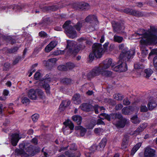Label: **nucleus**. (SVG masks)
Masks as SVG:
<instances>
[{"label": "nucleus", "mask_w": 157, "mask_h": 157, "mask_svg": "<svg viewBox=\"0 0 157 157\" xmlns=\"http://www.w3.org/2000/svg\"><path fill=\"white\" fill-rule=\"evenodd\" d=\"M20 57H18L16 58L13 61V65H15L17 63H18L20 60Z\"/></svg>", "instance_id": "nucleus-60"}, {"label": "nucleus", "mask_w": 157, "mask_h": 157, "mask_svg": "<svg viewBox=\"0 0 157 157\" xmlns=\"http://www.w3.org/2000/svg\"><path fill=\"white\" fill-rule=\"evenodd\" d=\"M31 142L35 144H37L38 143L37 139L36 138H34L32 140Z\"/></svg>", "instance_id": "nucleus-64"}, {"label": "nucleus", "mask_w": 157, "mask_h": 157, "mask_svg": "<svg viewBox=\"0 0 157 157\" xmlns=\"http://www.w3.org/2000/svg\"><path fill=\"white\" fill-rule=\"evenodd\" d=\"M141 145V143H137L135 146H134L132 148L131 151V154L132 155H133L137 150L140 148Z\"/></svg>", "instance_id": "nucleus-26"}, {"label": "nucleus", "mask_w": 157, "mask_h": 157, "mask_svg": "<svg viewBox=\"0 0 157 157\" xmlns=\"http://www.w3.org/2000/svg\"><path fill=\"white\" fill-rule=\"evenodd\" d=\"M147 126V124L146 123H144L140 125V126L138 127L140 128L141 131H142Z\"/></svg>", "instance_id": "nucleus-48"}, {"label": "nucleus", "mask_w": 157, "mask_h": 157, "mask_svg": "<svg viewBox=\"0 0 157 157\" xmlns=\"http://www.w3.org/2000/svg\"><path fill=\"white\" fill-rule=\"evenodd\" d=\"M36 92H37L39 98L41 99L45 98V96L44 93L41 90H37Z\"/></svg>", "instance_id": "nucleus-35"}, {"label": "nucleus", "mask_w": 157, "mask_h": 157, "mask_svg": "<svg viewBox=\"0 0 157 157\" xmlns=\"http://www.w3.org/2000/svg\"><path fill=\"white\" fill-rule=\"evenodd\" d=\"M19 133H16L13 134L10 136V138L11 140V143L13 146L17 145L19 140L21 137L19 136Z\"/></svg>", "instance_id": "nucleus-9"}, {"label": "nucleus", "mask_w": 157, "mask_h": 157, "mask_svg": "<svg viewBox=\"0 0 157 157\" xmlns=\"http://www.w3.org/2000/svg\"><path fill=\"white\" fill-rule=\"evenodd\" d=\"M57 42L56 41H52L48 44L45 48L46 52H48L52 50L57 45Z\"/></svg>", "instance_id": "nucleus-13"}, {"label": "nucleus", "mask_w": 157, "mask_h": 157, "mask_svg": "<svg viewBox=\"0 0 157 157\" xmlns=\"http://www.w3.org/2000/svg\"><path fill=\"white\" fill-rule=\"evenodd\" d=\"M112 60L111 59H106L103 61V67L101 75L105 77H110L112 75V72L106 70L111 65L112 66Z\"/></svg>", "instance_id": "nucleus-4"}, {"label": "nucleus", "mask_w": 157, "mask_h": 157, "mask_svg": "<svg viewBox=\"0 0 157 157\" xmlns=\"http://www.w3.org/2000/svg\"><path fill=\"white\" fill-rule=\"evenodd\" d=\"M85 21L90 23H94L96 25L98 23V21L96 16L93 15H90L88 16L85 19Z\"/></svg>", "instance_id": "nucleus-12"}, {"label": "nucleus", "mask_w": 157, "mask_h": 157, "mask_svg": "<svg viewBox=\"0 0 157 157\" xmlns=\"http://www.w3.org/2000/svg\"><path fill=\"white\" fill-rule=\"evenodd\" d=\"M131 119L132 122L135 124H139L140 122V121L138 119L137 115L132 117Z\"/></svg>", "instance_id": "nucleus-30"}, {"label": "nucleus", "mask_w": 157, "mask_h": 157, "mask_svg": "<svg viewBox=\"0 0 157 157\" xmlns=\"http://www.w3.org/2000/svg\"><path fill=\"white\" fill-rule=\"evenodd\" d=\"M104 120V118H101L98 120L97 124L98 125L105 124L102 120Z\"/></svg>", "instance_id": "nucleus-54"}, {"label": "nucleus", "mask_w": 157, "mask_h": 157, "mask_svg": "<svg viewBox=\"0 0 157 157\" xmlns=\"http://www.w3.org/2000/svg\"><path fill=\"white\" fill-rule=\"evenodd\" d=\"M79 8L82 10H87L90 8L89 5L85 2L80 3L79 4Z\"/></svg>", "instance_id": "nucleus-25"}, {"label": "nucleus", "mask_w": 157, "mask_h": 157, "mask_svg": "<svg viewBox=\"0 0 157 157\" xmlns=\"http://www.w3.org/2000/svg\"><path fill=\"white\" fill-rule=\"evenodd\" d=\"M157 105L156 102H150L147 105V106L150 110H152L157 106Z\"/></svg>", "instance_id": "nucleus-29"}, {"label": "nucleus", "mask_w": 157, "mask_h": 157, "mask_svg": "<svg viewBox=\"0 0 157 157\" xmlns=\"http://www.w3.org/2000/svg\"><path fill=\"white\" fill-rule=\"evenodd\" d=\"M51 81V78H45L44 81V84L43 85V86L46 90V92L47 94H50V87L49 85L47 83H49Z\"/></svg>", "instance_id": "nucleus-14"}, {"label": "nucleus", "mask_w": 157, "mask_h": 157, "mask_svg": "<svg viewBox=\"0 0 157 157\" xmlns=\"http://www.w3.org/2000/svg\"><path fill=\"white\" fill-rule=\"evenodd\" d=\"M28 96L31 99L36 100L37 98L36 91L33 89H30L28 92Z\"/></svg>", "instance_id": "nucleus-16"}, {"label": "nucleus", "mask_w": 157, "mask_h": 157, "mask_svg": "<svg viewBox=\"0 0 157 157\" xmlns=\"http://www.w3.org/2000/svg\"><path fill=\"white\" fill-rule=\"evenodd\" d=\"M148 110V108L146 105H142L140 107V111L141 112H146Z\"/></svg>", "instance_id": "nucleus-50"}, {"label": "nucleus", "mask_w": 157, "mask_h": 157, "mask_svg": "<svg viewBox=\"0 0 157 157\" xmlns=\"http://www.w3.org/2000/svg\"><path fill=\"white\" fill-rule=\"evenodd\" d=\"M153 71L150 69L148 68L145 70V73L146 74V78H149L153 73Z\"/></svg>", "instance_id": "nucleus-32"}, {"label": "nucleus", "mask_w": 157, "mask_h": 157, "mask_svg": "<svg viewBox=\"0 0 157 157\" xmlns=\"http://www.w3.org/2000/svg\"><path fill=\"white\" fill-rule=\"evenodd\" d=\"M21 102L23 104L27 105L29 103V100L28 98L25 97L22 99Z\"/></svg>", "instance_id": "nucleus-43"}, {"label": "nucleus", "mask_w": 157, "mask_h": 157, "mask_svg": "<svg viewBox=\"0 0 157 157\" xmlns=\"http://www.w3.org/2000/svg\"><path fill=\"white\" fill-rule=\"evenodd\" d=\"M25 150L29 153V155L32 156H33L36 153L39 152L40 150L39 148L35 149L31 145L26 146Z\"/></svg>", "instance_id": "nucleus-10"}, {"label": "nucleus", "mask_w": 157, "mask_h": 157, "mask_svg": "<svg viewBox=\"0 0 157 157\" xmlns=\"http://www.w3.org/2000/svg\"><path fill=\"white\" fill-rule=\"evenodd\" d=\"M132 13L131 15L134 16L141 17L142 16L144 15V14L142 12L133 10Z\"/></svg>", "instance_id": "nucleus-28"}, {"label": "nucleus", "mask_w": 157, "mask_h": 157, "mask_svg": "<svg viewBox=\"0 0 157 157\" xmlns=\"http://www.w3.org/2000/svg\"><path fill=\"white\" fill-rule=\"evenodd\" d=\"M132 9L127 8L125 9L124 10L123 12L126 13L131 15V13H132Z\"/></svg>", "instance_id": "nucleus-49"}, {"label": "nucleus", "mask_w": 157, "mask_h": 157, "mask_svg": "<svg viewBox=\"0 0 157 157\" xmlns=\"http://www.w3.org/2000/svg\"><path fill=\"white\" fill-rule=\"evenodd\" d=\"M18 49V47H16L10 49L9 50V52L10 53H14L17 51Z\"/></svg>", "instance_id": "nucleus-57"}, {"label": "nucleus", "mask_w": 157, "mask_h": 157, "mask_svg": "<svg viewBox=\"0 0 157 157\" xmlns=\"http://www.w3.org/2000/svg\"><path fill=\"white\" fill-rule=\"evenodd\" d=\"M123 40L124 39L122 36L117 35H115L113 36V41L115 42H117L120 43L122 42Z\"/></svg>", "instance_id": "nucleus-27"}, {"label": "nucleus", "mask_w": 157, "mask_h": 157, "mask_svg": "<svg viewBox=\"0 0 157 157\" xmlns=\"http://www.w3.org/2000/svg\"><path fill=\"white\" fill-rule=\"evenodd\" d=\"M72 119L74 121L76 122L78 125H80L81 123L82 118L80 116L74 115L72 117Z\"/></svg>", "instance_id": "nucleus-22"}, {"label": "nucleus", "mask_w": 157, "mask_h": 157, "mask_svg": "<svg viewBox=\"0 0 157 157\" xmlns=\"http://www.w3.org/2000/svg\"><path fill=\"white\" fill-rule=\"evenodd\" d=\"M143 66L140 64L138 63L134 64V67L135 69H140L142 68Z\"/></svg>", "instance_id": "nucleus-46"}, {"label": "nucleus", "mask_w": 157, "mask_h": 157, "mask_svg": "<svg viewBox=\"0 0 157 157\" xmlns=\"http://www.w3.org/2000/svg\"><path fill=\"white\" fill-rule=\"evenodd\" d=\"M95 56V55H94V53L92 51V52L90 53L89 56V58L90 59V60L91 61H93L94 59Z\"/></svg>", "instance_id": "nucleus-55"}, {"label": "nucleus", "mask_w": 157, "mask_h": 157, "mask_svg": "<svg viewBox=\"0 0 157 157\" xmlns=\"http://www.w3.org/2000/svg\"><path fill=\"white\" fill-rule=\"evenodd\" d=\"M73 26L75 27L77 31H79L82 27V24L78 22L75 25H71L70 21H66L63 26L66 32L67 35L70 38L73 39L77 37V35L76 32L73 29Z\"/></svg>", "instance_id": "nucleus-3"}, {"label": "nucleus", "mask_w": 157, "mask_h": 157, "mask_svg": "<svg viewBox=\"0 0 157 157\" xmlns=\"http://www.w3.org/2000/svg\"><path fill=\"white\" fill-rule=\"evenodd\" d=\"M103 131V130L100 128H97L94 129V132L95 133L99 135L101 134V132Z\"/></svg>", "instance_id": "nucleus-41"}, {"label": "nucleus", "mask_w": 157, "mask_h": 157, "mask_svg": "<svg viewBox=\"0 0 157 157\" xmlns=\"http://www.w3.org/2000/svg\"><path fill=\"white\" fill-rule=\"evenodd\" d=\"M130 110L131 109L130 107L129 108L125 107L122 109V112L124 114L128 115L130 113Z\"/></svg>", "instance_id": "nucleus-31"}, {"label": "nucleus", "mask_w": 157, "mask_h": 157, "mask_svg": "<svg viewBox=\"0 0 157 157\" xmlns=\"http://www.w3.org/2000/svg\"><path fill=\"white\" fill-rule=\"evenodd\" d=\"M101 116H102L104 117V118L105 119L108 120V121H110L111 118V115L106 114L105 113H101L100 114Z\"/></svg>", "instance_id": "nucleus-40"}, {"label": "nucleus", "mask_w": 157, "mask_h": 157, "mask_svg": "<svg viewBox=\"0 0 157 157\" xmlns=\"http://www.w3.org/2000/svg\"><path fill=\"white\" fill-rule=\"evenodd\" d=\"M39 36L42 38H45L47 37V34L44 31H41L39 33Z\"/></svg>", "instance_id": "nucleus-44"}, {"label": "nucleus", "mask_w": 157, "mask_h": 157, "mask_svg": "<svg viewBox=\"0 0 157 157\" xmlns=\"http://www.w3.org/2000/svg\"><path fill=\"white\" fill-rule=\"evenodd\" d=\"M153 61L154 67L157 70V56H155L154 58Z\"/></svg>", "instance_id": "nucleus-53"}, {"label": "nucleus", "mask_w": 157, "mask_h": 157, "mask_svg": "<svg viewBox=\"0 0 157 157\" xmlns=\"http://www.w3.org/2000/svg\"><path fill=\"white\" fill-rule=\"evenodd\" d=\"M135 53L134 50L130 49L128 51L126 48L125 50H123L120 55L119 60L117 63L118 65L114 67V63H112V69L114 71L119 72L127 71V66L126 63V61H128Z\"/></svg>", "instance_id": "nucleus-2"}, {"label": "nucleus", "mask_w": 157, "mask_h": 157, "mask_svg": "<svg viewBox=\"0 0 157 157\" xmlns=\"http://www.w3.org/2000/svg\"><path fill=\"white\" fill-rule=\"evenodd\" d=\"M79 98L80 95L79 94H76L74 95L72 99L75 104H78L81 103Z\"/></svg>", "instance_id": "nucleus-24"}, {"label": "nucleus", "mask_w": 157, "mask_h": 157, "mask_svg": "<svg viewBox=\"0 0 157 157\" xmlns=\"http://www.w3.org/2000/svg\"><path fill=\"white\" fill-rule=\"evenodd\" d=\"M90 149L91 151L92 152H93L97 149L96 146L95 145H93Z\"/></svg>", "instance_id": "nucleus-63"}, {"label": "nucleus", "mask_w": 157, "mask_h": 157, "mask_svg": "<svg viewBox=\"0 0 157 157\" xmlns=\"http://www.w3.org/2000/svg\"><path fill=\"white\" fill-rule=\"evenodd\" d=\"M127 121V120L125 118H123L120 120L116 124L117 126L118 127L123 128L125 125Z\"/></svg>", "instance_id": "nucleus-23"}, {"label": "nucleus", "mask_w": 157, "mask_h": 157, "mask_svg": "<svg viewBox=\"0 0 157 157\" xmlns=\"http://www.w3.org/2000/svg\"><path fill=\"white\" fill-rule=\"evenodd\" d=\"M40 76V74L39 72H36L34 75V78L36 80H38Z\"/></svg>", "instance_id": "nucleus-56"}, {"label": "nucleus", "mask_w": 157, "mask_h": 157, "mask_svg": "<svg viewBox=\"0 0 157 157\" xmlns=\"http://www.w3.org/2000/svg\"><path fill=\"white\" fill-rule=\"evenodd\" d=\"M103 67V62L99 64L98 66L95 67L89 73V76L91 77H94L101 75Z\"/></svg>", "instance_id": "nucleus-6"}, {"label": "nucleus", "mask_w": 157, "mask_h": 157, "mask_svg": "<svg viewBox=\"0 0 157 157\" xmlns=\"http://www.w3.org/2000/svg\"><path fill=\"white\" fill-rule=\"evenodd\" d=\"M107 142V139L105 138H103L99 143V146L101 148H104Z\"/></svg>", "instance_id": "nucleus-34"}, {"label": "nucleus", "mask_w": 157, "mask_h": 157, "mask_svg": "<svg viewBox=\"0 0 157 157\" xmlns=\"http://www.w3.org/2000/svg\"><path fill=\"white\" fill-rule=\"evenodd\" d=\"M61 82L66 84H69L70 83L71 81V79L68 78H64L62 79Z\"/></svg>", "instance_id": "nucleus-38"}, {"label": "nucleus", "mask_w": 157, "mask_h": 157, "mask_svg": "<svg viewBox=\"0 0 157 157\" xmlns=\"http://www.w3.org/2000/svg\"><path fill=\"white\" fill-rule=\"evenodd\" d=\"M70 103V101L67 100L63 101L59 106V109L62 111L65 108L69 105Z\"/></svg>", "instance_id": "nucleus-19"}, {"label": "nucleus", "mask_w": 157, "mask_h": 157, "mask_svg": "<svg viewBox=\"0 0 157 157\" xmlns=\"http://www.w3.org/2000/svg\"><path fill=\"white\" fill-rule=\"evenodd\" d=\"M81 109L86 111H89L93 108L94 107L88 103H84L82 104L80 106Z\"/></svg>", "instance_id": "nucleus-15"}, {"label": "nucleus", "mask_w": 157, "mask_h": 157, "mask_svg": "<svg viewBox=\"0 0 157 157\" xmlns=\"http://www.w3.org/2000/svg\"><path fill=\"white\" fill-rule=\"evenodd\" d=\"M140 128H138L135 131H134L132 135L136 136L139 134L140 132H142Z\"/></svg>", "instance_id": "nucleus-51"}, {"label": "nucleus", "mask_w": 157, "mask_h": 157, "mask_svg": "<svg viewBox=\"0 0 157 157\" xmlns=\"http://www.w3.org/2000/svg\"><path fill=\"white\" fill-rule=\"evenodd\" d=\"M155 54L157 55V49H154L152 50L151 51V52L149 54V56L148 58H149L150 56H151L152 55Z\"/></svg>", "instance_id": "nucleus-52"}, {"label": "nucleus", "mask_w": 157, "mask_h": 157, "mask_svg": "<svg viewBox=\"0 0 157 157\" xmlns=\"http://www.w3.org/2000/svg\"><path fill=\"white\" fill-rule=\"evenodd\" d=\"M130 102L126 98L123 100V104L124 105H128L130 104Z\"/></svg>", "instance_id": "nucleus-59"}, {"label": "nucleus", "mask_w": 157, "mask_h": 157, "mask_svg": "<svg viewBox=\"0 0 157 157\" xmlns=\"http://www.w3.org/2000/svg\"><path fill=\"white\" fill-rule=\"evenodd\" d=\"M75 129L76 130L80 131V135L82 136L85 135L86 131V130L85 128L80 125L75 127Z\"/></svg>", "instance_id": "nucleus-20"}, {"label": "nucleus", "mask_w": 157, "mask_h": 157, "mask_svg": "<svg viewBox=\"0 0 157 157\" xmlns=\"http://www.w3.org/2000/svg\"><path fill=\"white\" fill-rule=\"evenodd\" d=\"M64 53V52L63 51L58 50L54 51L53 52V54L54 55L58 56L60 54H63Z\"/></svg>", "instance_id": "nucleus-47"}, {"label": "nucleus", "mask_w": 157, "mask_h": 157, "mask_svg": "<svg viewBox=\"0 0 157 157\" xmlns=\"http://www.w3.org/2000/svg\"><path fill=\"white\" fill-rule=\"evenodd\" d=\"M114 98L116 100L121 101L124 98V96L120 94H115L114 95Z\"/></svg>", "instance_id": "nucleus-33"}, {"label": "nucleus", "mask_w": 157, "mask_h": 157, "mask_svg": "<svg viewBox=\"0 0 157 157\" xmlns=\"http://www.w3.org/2000/svg\"><path fill=\"white\" fill-rule=\"evenodd\" d=\"M16 156L21 155V157H28V155L24 152V151L19 149H16L14 151Z\"/></svg>", "instance_id": "nucleus-18"}, {"label": "nucleus", "mask_w": 157, "mask_h": 157, "mask_svg": "<svg viewBox=\"0 0 157 157\" xmlns=\"http://www.w3.org/2000/svg\"><path fill=\"white\" fill-rule=\"evenodd\" d=\"M6 40L7 41H9L11 44H13L15 42V40H14L10 36H7L6 39Z\"/></svg>", "instance_id": "nucleus-45"}, {"label": "nucleus", "mask_w": 157, "mask_h": 157, "mask_svg": "<svg viewBox=\"0 0 157 157\" xmlns=\"http://www.w3.org/2000/svg\"><path fill=\"white\" fill-rule=\"evenodd\" d=\"M39 117V115L38 114L36 113L33 115L31 117V118L34 122H36L38 120Z\"/></svg>", "instance_id": "nucleus-39"}, {"label": "nucleus", "mask_w": 157, "mask_h": 157, "mask_svg": "<svg viewBox=\"0 0 157 157\" xmlns=\"http://www.w3.org/2000/svg\"><path fill=\"white\" fill-rule=\"evenodd\" d=\"M155 151L149 147H147L144 152L145 157H155Z\"/></svg>", "instance_id": "nucleus-11"}, {"label": "nucleus", "mask_w": 157, "mask_h": 157, "mask_svg": "<svg viewBox=\"0 0 157 157\" xmlns=\"http://www.w3.org/2000/svg\"><path fill=\"white\" fill-rule=\"evenodd\" d=\"M67 48L68 49L70 53L77 52L78 51L77 43L73 40L67 41Z\"/></svg>", "instance_id": "nucleus-7"}, {"label": "nucleus", "mask_w": 157, "mask_h": 157, "mask_svg": "<svg viewBox=\"0 0 157 157\" xmlns=\"http://www.w3.org/2000/svg\"><path fill=\"white\" fill-rule=\"evenodd\" d=\"M103 50L101 44L96 43L94 44L93 47V52L94 53L96 58H100L101 57L103 53Z\"/></svg>", "instance_id": "nucleus-5"}, {"label": "nucleus", "mask_w": 157, "mask_h": 157, "mask_svg": "<svg viewBox=\"0 0 157 157\" xmlns=\"http://www.w3.org/2000/svg\"><path fill=\"white\" fill-rule=\"evenodd\" d=\"M26 146L23 143L20 144L19 145V147L20 149V150L24 151L25 149Z\"/></svg>", "instance_id": "nucleus-58"}, {"label": "nucleus", "mask_w": 157, "mask_h": 157, "mask_svg": "<svg viewBox=\"0 0 157 157\" xmlns=\"http://www.w3.org/2000/svg\"><path fill=\"white\" fill-rule=\"evenodd\" d=\"M63 124L67 126H68L70 129V130H69V132L68 133H67L66 132L67 131V130L64 131H63V133L64 134L66 135H67L68 134L71 133L72 132V131L71 130L73 129L74 127L73 124L71 121H69L67 122H65L63 123Z\"/></svg>", "instance_id": "nucleus-17"}, {"label": "nucleus", "mask_w": 157, "mask_h": 157, "mask_svg": "<svg viewBox=\"0 0 157 157\" xmlns=\"http://www.w3.org/2000/svg\"><path fill=\"white\" fill-rule=\"evenodd\" d=\"M95 125V124L90 123L89 125H88L87 126V127L88 129H92L94 127Z\"/></svg>", "instance_id": "nucleus-61"}, {"label": "nucleus", "mask_w": 157, "mask_h": 157, "mask_svg": "<svg viewBox=\"0 0 157 157\" xmlns=\"http://www.w3.org/2000/svg\"><path fill=\"white\" fill-rule=\"evenodd\" d=\"M93 84L92 83H86L84 84L82 86L83 90H84L90 89V87L92 86Z\"/></svg>", "instance_id": "nucleus-36"}, {"label": "nucleus", "mask_w": 157, "mask_h": 157, "mask_svg": "<svg viewBox=\"0 0 157 157\" xmlns=\"http://www.w3.org/2000/svg\"><path fill=\"white\" fill-rule=\"evenodd\" d=\"M66 67L67 68V70H71L74 68L75 65L74 63H72L68 62L66 63Z\"/></svg>", "instance_id": "nucleus-37"}, {"label": "nucleus", "mask_w": 157, "mask_h": 157, "mask_svg": "<svg viewBox=\"0 0 157 157\" xmlns=\"http://www.w3.org/2000/svg\"><path fill=\"white\" fill-rule=\"evenodd\" d=\"M123 107V105L121 104H118L115 107V109L116 110H120Z\"/></svg>", "instance_id": "nucleus-62"}, {"label": "nucleus", "mask_w": 157, "mask_h": 157, "mask_svg": "<svg viewBox=\"0 0 157 157\" xmlns=\"http://www.w3.org/2000/svg\"><path fill=\"white\" fill-rule=\"evenodd\" d=\"M129 139V137L128 136H124L121 144V146L123 148H125L127 147L128 144Z\"/></svg>", "instance_id": "nucleus-21"}, {"label": "nucleus", "mask_w": 157, "mask_h": 157, "mask_svg": "<svg viewBox=\"0 0 157 157\" xmlns=\"http://www.w3.org/2000/svg\"><path fill=\"white\" fill-rule=\"evenodd\" d=\"M153 28L150 27V29L145 30L140 29L137 32L133 34V36H136V39L141 38L140 43V44L141 54L143 57H145L148 54L147 50L144 47L152 44L157 43V35L155 32L152 30Z\"/></svg>", "instance_id": "nucleus-1"}, {"label": "nucleus", "mask_w": 157, "mask_h": 157, "mask_svg": "<svg viewBox=\"0 0 157 157\" xmlns=\"http://www.w3.org/2000/svg\"><path fill=\"white\" fill-rule=\"evenodd\" d=\"M58 69L59 70L62 71H66L67 70V68L66 66L64 65H59L58 67Z\"/></svg>", "instance_id": "nucleus-42"}, {"label": "nucleus", "mask_w": 157, "mask_h": 157, "mask_svg": "<svg viewBox=\"0 0 157 157\" xmlns=\"http://www.w3.org/2000/svg\"><path fill=\"white\" fill-rule=\"evenodd\" d=\"M111 24L113 28L114 31L117 33H120L124 29L122 24H120L115 21H112Z\"/></svg>", "instance_id": "nucleus-8"}]
</instances>
